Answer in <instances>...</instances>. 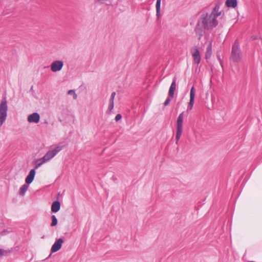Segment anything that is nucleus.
I'll use <instances>...</instances> for the list:
<instances>
[{"label": "nucleus", "instance_id": "f257e3e1", "mask_svg": "<svg viewBox=\"0 0 262 262\" xmlns=\"http://www.w3.org/2000/svg\"><path fill=\"white\" fill-rule=\"evenodd\" d=\"M219 9L220 6L216 5L210 14L206 12H203L201 14L194 28L196 34L200 37L203 35L206 30H211L218 25L217 17L221 14Z\"/></svg>", "mask_w": 262, "mask_h": 262}, {"label": "nucleus", "instance_id": "f03ea898", "mask_svg": "<svg viewBox=\"0 0 262 262\" xmlns=\"http://www.w3.org/2000/svg\"><path fill=\"white\" fill-rule=\"evenodd\" d=\"M63 148V145L59 144L53 149L48 151L42 158L36 160L35 162V168L37 169L43 164L49 161L50 160L53 158L58 152H59Z\"/></svg>", "mask_w": 262, "mask_h": 262}, {"label": "nucleus", "instance_id": "7ed1b4c3", "mask_svg": "<svg viewBox=\"0 0 262 262\" xmlns=\"http://www.w3.org/2000/svg\"><path fill=\"white\" fill-rule=\"evenodd\" d=\"M242 57V53L238 41L235 40L232 45L230 59L234 62H239Z\"/></svg>", "mask_w": 262, "mask_h": 262}, {"label": "nucleus", "instance_id": "20e7f679", "mask_svg": "<svg viewBox=\"0 0 262 262\" xmlns=\"http://www.w3.org/2000/svg\"><path fill=\"white\" fill-rule=\"evenodd\" d=\"M8 105L6 98L3 97L0 103V127L6 121L7 116Z\"/></svg>", "mask_w": 262, "mask_h": 262}, {"label": "nucleus", "instance_id": "39448f33", "mask_svg": "<svg viewBox=\"0 0 262 262\" xmlns=\"http://www.w3.org/2000/svg\"><path fill=\"white\" fill-rule=\"evenodd\" d=\"M184 113L182 112L178 116L177 120V133H176V143L178 144V142L181 137L183 131V124L184 119Z\"/></svg>", "mask_w": 262, "mask_h": 262}, {"label": "nucleus", "instance_id": "423d86ee", "mask_svg": "<svg viewBox=\"0 0 262 262\" xmlns=\"http://www.w3.org/2000/svg\"><path fill=\"white\" fill-rule=\"evenodd\" d=\"M63 62L61 60H55L50 65L51 70L53 72H57L61 70L63 67Z\"/></svg>", "mask_w": 262, "mask_h": 262}, {"label": "nucleus", "instance_id": "0eeeda50", "mask_svg": "<svg viewBox=\"0 0 262 262\" xmlns=\"http://www.w3.org/2000/svg\"><path fill=\"white\" fill-rule=\"evenodd\" d=\"M63 243V240L62 238H59L57 239L51 247V252L55 253L59 251L61 249Z\"/></svg>", "mask_w": 262, "mask_h": 262}, {"label": "nucleus", "instance_id": "6e6552de", "mask_svg": "<svg viewBox=\"0 0 262 262\" xmlns=\"http://www.w3.org/2000/svg\"><path fill=\"white\" fill-rule=\"evenodd\" d=\"M27 120L29 123H37L40 120V115L38 113H33L28 116Z\"/></svg>", "mask_w": 262, "mask_h": 262}, {"label": "nucleus", "instance_id": "1a4fd4ad", "mask_svg": "<svg viewBox=\"0 0 262 262\" xmlns=\"http://www.w3.org/2000/svg\"><path fill=\"white\" fill-rule=\"evenodd\" d=\"M194 98H195V93H194V88L193 86L190 90V100L189 102V105L187 108V110H191L193 106L194 101Z\"/></svg>", "mask_w": 262, "mask_h": 262}, {"label": "nucleus", "instance_id": "9d476101", "mask_svg": "<svg viewBox=\"0 0 262 262\" xmlns=\"http://www.w3.org/2000/svg\"><path fill=\"white\" fill-rule=\"evenodd\" d=\"M36 171L35 169H31L28 175L27 176L25 179L26 183L29 185L34 180V177L35 176Z\"/></svg>", "mask_w": 262, "mask_h": 262}, {"label": "nucleus", "instance_id": "9b49d317", "mask_svg": "<svg viewBox=\"0 0 262 262\" xmlns=\"http://www.w3.org/2000/svg\"><path fill=\"white\" fill-rule=\"evenodd\" d=\"M60 206H61L60 203L59 201H54L52 203V206H51L52 212H53L54 213H56V212H58L60 209Z\"/></svg>", "mask_w": 262, "mask_h": 262}, {"label": "nucleus", "instance_id": "f8f14e48", "mask_svg": "<svg viewBox=\"0 0 262 262\" xmlns=\"http://www.w3.org/2000/svg\"><path fill=\"white\" fill-rule=\"evenodd\" d=\"M193 60L195 63L199 64L201 61V56L199 50L196 48L195 52L192 54Z\"/></svg>", "mask_w": 262, "mask_h": 262}, {"label": "nucleus", "instance_id": "ddd939ff", "mask_svg": "<svg viewBox=\"0 0 262 262\" xmlns=\"http://www.w3.org/2000/svg\"><path fill=\"white\" fill-rule=\"evenodd\" d=\"M237 0H227L226 2V5L228 7L235 8L237 6Z\"/></svg>", "mask_w": 262, "mask_h": 262}, {"label": "nucleus", "instance_id": "4468645a", "mask_svg": "<svg viewBox=\"0 0 262 262\" xmlns=\"http://www.w3.org/2000/svg\"><path fill=\"white\" fill-rule=\"evenodd\" d=\"M162 0H157L156 4V16L158 18L160 16V9H161V3Z\"/></svg>", "mask_w": 262, "mask_h": 262}, {"label": "nucleus", "instance_id": "2eb2a0df", "mask_svg": "<svg viewBox=\"0 0 262 262\" xmlns=\"http://www.w3.org/2000/svg\"><path fill=\"white\" fill-rule=\"evenodd\" d=\"M212 55V45L211 43H210L209 45L207 46L206 49V52L205 53V57L206 59L209 58L211 57Z\"/></svg>", "mask_w": 262, "mask_h": 262}, {"label": "nucleus", "instance_id": "dca6fc26", "mask_svg": "<svg viewBox=\"0 0 262 262\" xmlns=\"http://www.w3.org/2000/svg\"><path fill=\"white\" fill-rule=\"evenodd\" d=\"M29 186L28 184L27 185V184L22 185L19 189V194L20 195L24 196Z\"/></svg>", "mask_w": 262, "mask_h": 262}, {"label": "nucleus", "instance_id": "f3484780", "mask_svg": "<svg viewBox=\"0 0 262 262\" xmlns=\"http://www.w3.org/2000/svg\"><path fill=\"white\" fill-rule=\"evenodd\" d=\"M52 218V223L51 224V226L52 227L55 226L57 225L58 221L55 215H52L51 216Z\"/></svg>", "mask_w": 262, "mask_h": 262}, {"label": "nucleus", "instance_id": "a211bd4d", "mask_svg": "<svg viewBox=\"0 0 262 262\" xmlns=\"http://www.w3.org/2000/svg\"><path fill=\"white\" fill-rule=\"evenodd\" d=\"M176 78H174L172 81V83H171L169 89L175 90L176 87Z\"/></svg>", "mask_w": 262, "mask_h": 262}, {"label": "nucleus", "instance_id": "6ab92c4d", "mask_svg": "<svg viewBox=\"0 0 262 262\" xmlns=\"http://www.w3.org/2000/svg\"><path fill=\"white\" fill-rule=\"evenodd\" d=\"M68 93L69 95H72L73 96L74 99H76L77 98V96L74 90H70L68 91Z\"/></svg>", "mask_w": 262, "mask_h": 262}, {"label": "nucleus", "instance_id": "aec40b11", "mask_svg": "<svg viewBox=\"0 0 262 262\" xmlns=\"http://www.w3.org/2000/svg\"><path fill=\"white\" fill-rule=\"evenodd\" d=\"M174 90L169 89V91H168V97H170L171 98H173V96H174Z\"/></svg>", "mask_w": 262, "mask_h": 262}, {"label": "nucleus", "instance_id": "412c9836", "mask_svg": "<svg viewBox=\"0 0 262 262\" xmlns=\"http://www.w3.org/2000/svg\"><path fill=\"white\" fill-rule=\"evenodd\" d=\"M8 252H9V251L5 250L4 249H0V257L2 255H5L6 253H8Z\"/></svg>", "mask_w": 262, "mask_h": 262}, {"label": "nucleus", "instance_id": "4be33fe9", "mask_svg": "<svg viewBox=\"0 0 262 262\" xmlns=\"http://www.w3.org/2000/svg\"><path fill=\"white\" fill-rule=\"evenodd\" d=\"M172 99V98L168 97L164 103V106L167 105L169 103Z\"/></svg>", "mask_w": 262, "mask_h": 262}, {"label": "nucleus", "instance_id": "5701e85b", "mask_svg": "<svg viewBox=\"0 0 262 262\" xmlns=\"http://www.w3.org/2000/svg\"><path fill=\"white\" fill-rule=\"evenodd\" d=\"M114 103H109L108 107V111L111 112L114 108Z\"/></svg>", "mask_w": 262, "mask_h": 262}, {"label": "nucleus", "instance_id": "b1692460", "mask_svg": "<svg viewBox=\"0 0 262 262\" xmlns=\"http://www.w3.org/2000/svg\"><path fill=\"white\" fill-rule=\"evenodd\" d=\"M121 118H122L121 115L120 114H118L116 116L115 119L116 121L117 122L119 120H120L121 119Z\"/></svg>", "mask_w": 262, "mask_h": 262}, {"label": "nucleus", "instance_id": "393cba45", "mask_svg": "<svg viewBox=\"0 0 262 262\" xmlns=\"http://www.w3.org/2000/svg\"><path fill=\"white\" fill-rule=\"evenodd\" d=\"M116 96V92H114L111 94V97L115 98Z\"/></svg>", "mask_w": 262, "mask_h": 262}, {"label": "nucleus", "instance_id": "a878e982", "mask_svg": "<svg viewBox=\"0 0 262 262\" xmlns=\"http://www.w3.org/2000/svg\"><path fill=\"white\" fill-rule=\"evenodd\" d=\"M114 99L115 98H114L111 97L110 101H109V103H114Z\"/></svg>", "mask_w": 262, "mask_h": 262}, {"label": "nucleus", "instance_id": "bb28decb", "mask_svg": "<svg viewBox=\"0 0 262 262\" xmlns=\"http://www.w3.org/2000/svg\"><path fill=\"white\" fill-rule=\"evenodd\" d=\"M217 57L220 60L221 64H222V61H221V58L219 56H217ZM221 66H222V65H221Z\"/></svg>", "mask_w": 262, "mask_h": 262}, {"label": "nucleus", "instance_id": "cd10ccee", "mask_svg": "<svg viewBox=\"0 0 262 262\" xmlns=\"http://www.w3.org/2000/svg\"><path fill=\"white\" fill-rule=\"evenodd\" d=\"M5 232H6V231L4 230L3 232H2L1 234L3 235H4V234H5Z\"/></svg>", "mask_w": 262, "mask_h": 262}, {"label": "nucleus", "instance_id": "c85d7f7f", "mask_svg": "<svg viewBox=\"0 0 262 262\" xmlns=\"http://www.w3.org/2000/svg\"><path fill=\"white\" fill-rule=\"evenodd\" d=\"M257 38L256 37H253V39H257Z\"/></svg>", "mask_w": 262, "mask_h": 262}]
</instances>
